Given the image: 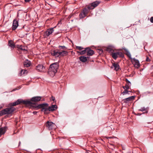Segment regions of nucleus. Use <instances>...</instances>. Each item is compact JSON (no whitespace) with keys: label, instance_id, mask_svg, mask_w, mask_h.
<instances>
[{"label":"nucleus","instance_id":"f257e3e1","mask_svg":"<svg viewBox=\"0 0 153 153\" xmlns=\"http://www.w3.org/2000/svg\"><path fill=\"white\" fill-rule=\"evenodd\" d=\"M59 67V64L58 62H55L51 64L48 69V74L51 76H53L57 72Z\"/></svg>","mask_w":153,"mask_h":153},{"label":"nucleus","instance_id":"f03ea898","mask_svg":"<svg viewBox=\"0 0 153 153\" xmlns=\"http://www.w3.org/2000/svg\"><path fill=\"white\" fill-rule=\"evenodd\" d=\"M15 110V108L13 107L7 108L0 111V115L4 114H10Z\"/></svg>","mask_w":153,"mask_h":153},{"label":"nucleus","instance_id":"7ed1b4c3","mask_svg":"<svg viewBox=\"0 0 153 153\" xmlns=\"http://www.w3.org/2000/svg\"><path fill=\"white\" fill-rule=\"evenodd\" d=\"M48 104L47 103H43L38 105L36 107L38 108H42L41 111L44 112L45 114H48L49 112L48 111V108H47Z\"/></svg>","mask_w":153,"mask_h":153},{"label":"nucleus","instance_id":"20e7f679","mask_svg":"<svg viewBox=\"0 0 153 153\" xmlns=\"http://www.w3.org/2000/svg\"><path fill=\"white\" fill-rule=\"evenodd\" d=\"M21 103H23L24 104H30L31 103V102L30 101L23 100L18 99L16 101L10 104V106H13L18 105Z\"/></svg>","mask_w":153,"mask_h":153},{"label":"nucleus","instance_id":"39448f33","mask_svg":"<svg viewBox=\"0 0 153 153\" xmlns=\"http://www.w3.org/2000/svg\"><path fill=\"white\" fill-rule=\"evenodd\" d=\"M46 126L49 130H51L55 128L56 125L51 121H48L46 123Z\"/></svg>","mask_w":153,"mask_h":153},{"label":"nucleus","instance_id":"423d86ee","mask_svg":"<svg viewBox=\"0 0 153 153\" xmlns=\"http://www.w3.org/2000/svg\"><path fill=\"white\" fill-rule=\"evenodd\" d=\"M100 3V2L97 1H96L93 3H92L91 5H89L88 6L87 8L88 9H93L94 8L97 6Z\"/></svg>","mask_w":153,"mask_h":153},{"label":"nucleus","instance_id":"0eeeda50","mask_svg":"<svg viewBox=\"0 0 153 153\" xmlns=\"http://www.w3.org/2000/svg\"><path fill=\"white\" fill-rule=\"evenodd\" d=\"M88 13V10L86 8L83 9L82 11L79 14V16L80 19L84 18Z\"/></svg>","mask_w":153,"mask_h":153},{"label":"nucleus","instance_id":"6e6552de","mask_svg":"<svg viewBox=\"0 0 153 153\" xmlns=\"http://www.w3.org/2000/svg\"><path fill=\"white\" fill-rule=\"evenodd\" d=\"M19 25V22L18 20L16 19H14L13 22L12 29L13 30H15Z\"/></svg>","mask_w":153,"mask_h":153},{"label":"nucleus","instance_id":"1a4fd4ad","mask_svg":"<svg viewBox=\"0 0 153 153\" xmlns=\"http://www.w3.org/2000/svg\"><path fill=\"white\" fill-rule=\"evenodd\" d=\"M51 54L55 57H58L60 56V51L58 49L57 50H53L51 52Z\"/></svg>","mask_w":153,"mask_h":153},{"label":"nucleus","instance_id":"9d476101","mask_svg":"<svg viewBox=\"0 0 153 153\" xmlns=\"http://www.w3.org/2000/svg\"><path fill=\"white\" fill-rule=\"evenodd\" d=\"M134 98V96H131L123 99L122 101L124 103H128L129 101L133 100Z\"/></svg>","mask_w":153,"mask_h":153},{"label":"nucleus","instance_id":"9b49d317","mask_svg":"<svg viewBox=\"0 0 153 153\" xmlns=\"http://www.w3.org/2000/svg\"><path fill=\"white\" fill-rule=\"evenodd\" d=\"M54 28L55 27L48 29L45 32V35L47 36H48L50 35L54 31Z\"/></svg>","mask_w":153,"mask_h":153},{"label":"nucleus","instance_id":"f8f14e48","mask_svg":"<svg viewBox=\"0 0 153 153\" xmlns=\"http://www.w3.org/2000/svg\"><path fill=\"white\" fill-rule=\"evenodd\" d=\"M36 70L39 72H42L44 71L45 68L41 64H39L36 66Z\"/></svg>","mask_w":153,"mask_h":153},{"label":"nucleus","instance_id":"ddd939ff","mask_svg":"<svg viewBox=\"0 0 153 153\" xmlns=\"http://www.w3.org/2000/svg\"><path fill=\"white\" fill-rule=\"evenodd\" d=\"M94 53V51L93 50H91L89 48H87V54L88 56H92Z\"/></svg>","mask_w":153,"mask_h":153},{"label":"nucleus","instance_id":"4468645a","mask_svg":"<svg viewBox=\"0 0 153 153\" xmlns=\"http://www.w3.org/2000/svg\"><path fill=\"white\" fill-rule=\"evenodd\" d=\"M131 60L132 62L134 64V65L135 66H136L137 68L139 67V62L138 60L136 59L135 58H134Z\"/></svg>","mask_w":153,"mask_h":153},{"label":"nucleus","instance_id":"2eb2a0df","mask_svg":"<svg viewBox=\"0 0 153 153\" xmlns=\"http://www.w3.org/2000/svg\"><path fill=\"white\" fill-rule=\"evenodd\" d=\"M106 50L109 53H112L114 51V47L112 46H109L106 48Z\"/></svg>","mask_w":153,"mask_h":153},{"label":"nucleus","instance_id":"dca6fc26","mask_svg":"<svg viewBox=\"0 0 153 153\" xmlns=\"http://www.w3.org/2000/svg\"><path fill=\"white\" fill-rule=\"evenodd\" d=\"M41 97H40V96L35 97H32L31 98V100L32 101L36 102H38V101H39L41 100Z\"/></svg>","mask_w":153,"mask_h":153},{"label":"nucleus","instance_id":"f3484780","mask_svg":"<svg viewBox=\"0 0 153 153\" xmlns=\"http://www.w3.org/2000/svg\"><path fill=\"white\" fill-rule=\"evenodd\" d=\"M148 109L149 108L148 107L145 108L144 107H141V108L139 109L138 110L139 111H144L143 113H147L148 112Z\"/></svg>","mask_w":153,"mask_h":153},{"label":"nucleus","instance_id":"a211bd4d","mask_svg":"<svg viewBox=\"0 0 153 153\" xmlns=\"http://www.w3.org/2000/svg\"><path fill=\"white\" fill-rule=\"evenodd\" d=\"M89 57L88 56H81L79 57L80 60L83 62H86Z\"/></svg>","mask_w":153,"mask_h":153},{"label":"nucleus","instance_id":"6ab92c4d","mask_svg":"<svg viewBox=\"0 0 153 153\" xmlns=\"http://www.w3.org/2000/svg\"><path fill=\"white\" fill-rule=\"evenodd\" d=\"M57 108V106L56 105H53L48 108L49 111H53L55 110Z\"/></svg>","mask_w":153,"mask_h":153},{"label":"nucleus","instance_id":"aec40b11","mask_svg":"<svg viewBox=\"0 0 153 153\" xmlns=\"http://www.w3.org/2000/svg\"><path fill=\"white\" fill-rule=\"evenodd\" d=\"M60 56H66L68 54V52L65 50H62L60 51Z\"/></svg>","mask_w":153,"mask_h":153},{"label":"nucleus","instance_id":"412c9836","mask_svg":"<svg viewBox=\"0 0 153 153\" xmlns=\"http://www.w3.org/2000/svg\"><path fill=\"white\" fill-rule=\"evenodd\" d=\"M6 131V128L5 127H1L0 128V135L4 134Z\"/></svg>","mask_w":153,"mask_h":153},{"label":"nucleus","instance_id":"4be33fe9","mask_svg":"<svg viewBox=\"0 0 153 153\" xmlns=\"http://www.w3.org/2000/svg\"><path fill=\"white\" fill-rule=\"evenodd\" d=\"M24 65L25 67H28L30 66V62L28 60H27L24 62Z\"/></svg>","mask_w":153,"mask_h":153},{"label":"nucleus","instance_id":"5701e85b","mask_svg":"<svg viewBox=\"0 0 153 153\" xmlns=\"http://www.w3.org/2000/svg\"><path fill=\"white\" fill-rule=\"evenodd\" d=\"M111 56L114 59H116L118 57L117 52H112L111 53Z\"/></svg>","mask_w":153,"mask_h":153},{"label":"nucleus","instance_id":"b1692460","mask_svg":"<svg viewBox=\"0 0 153 153\" xmlns=\"http://www.w3.org/2000/svg\"><path fill=\"white\" fill-rule=\"evenodd\" d=\"M113 66L114 68V70L116 71H117L119 68V65L118 63H114L113 64Z\"/></svg>","mask_w":153,"mask_h":153},{"label":"nucleus","instance_id":"393cba45","mask_svg":"<svg viewBox=\"0 0 153 153\" xmlns=\"http://www.w3.org/2000/svg\"><path fill=\"white\" fill-rule=\"evenodd\" d=\"M9 46L12 48H14L15 47V45L12 40H10L8 42Z\"/></svg>","mask_w":153,"mask_h":153},{"label":"nucleus","instance_id":"a878e982","mask_svg":"<svg viewBox=\"0 0 153 153\" xmlns=\"http://www.w3.org/2000/svg\"><path fill=\"white\" fill-rule=\"evenodd\" d=\"M58 48L59 49L58 50L59 51H62L63 50L65 51L67 49V48L65 46H60L59 45L58 46Z\"/></svg>","mask_w":153,"mask_h":153},{"label":"nucleus","instance_id":"bb28decb","mask_svg":"<svg viewBox=\"0 0 153 153\" xmlns=\"http://www.w3.org/2000/svg\"><path fill=\"white\" fill-rule=\"evenodd\" d=\"M27 71L26 70H22L21 71L20 73L19 74L20 76L23 75L27 74Z\"/></svg>","mask_w":153,"mask_h":153},{"label":"nucleus","instance_id":"cd10ccee","mask_svg":"<svg viewBox=\"0 0 153 153\" xmlns=\"http://www.w3.org/2000/svg\"><path fill=\"white\" fill-rule=\"evenodd\" d=\"M87 48H85L83 50H82L80 52L77 51V52L78 53H80L81 54H83L85 53H87Z\"/></svg>","mask_w":153,"mask_h":153},{"label":"nucleus","instance_id":"c85d7f7f","mask_svg":"<svg viewBox=\"0 0 153 153\" xmlns=\"http://www.w3.org/2000/svg\"><path fill=\"white\" fill-rule=\"evenodd\" d=\"M29 105H31V106L32 107H33V108L34 109H35L36 110H37V109H38L39 108H38L36 107L38 105H36L35 103H32L31 102V103L30 104H28Z\"/></svg>","mask_w":153,"mask_h":153},{"label":"nucleus","instance_id":"c756f323","mask_svg":"<svg viewBox=\"0 0 153 153\" xmlns=\"http://www.w3.org/2000/svg\"><path fill=\"white\" fill-rule=\"evenodd\" d=\"M17 48L21 50L24 51H26V50L25 49V47L21 45H18V46H17Z\"/></svg>","mask_w":153,"mask_h":153},{"label":"nucleus","instance_id":"7c9ffc66","mask_svg":"<svg viewBox=\"0 0 153 153\" xmlns=\"http://www.w3.org/2000/svg\"><path fill=\"white\" fill-rule=\"evenodd\" d=\"M126 54L131 60L132 59V58L131 57V55L130 52L127 51H126Z\"/></svg>","mask_w":153,"mask_h":153},{"label":"nucleus","instance_id":"2f4dec72","mask_svg":"<svg viewBox=\"0 0 153 153\" xmlns=\"http://www.w3.org/2000/svg\"><path fill=\"white\" fill-rule=\"evenodd\" d=\"M129 86L127 85H126L125 86H123L122 87L125 90H128L129 88Z\"/></svg>","mask_w":153,"mask_h":153},{"label":"nucleus","instance_id":"473e14b6","mask_svg":"<svg viewBox=\"0 0 153 153\" xmlns=\"http://www.w3.org/2000/svg\"><path fill=\"white\" fill-rule=\"evenodd\" d=\"M118 56L119 55L120 57H124V55L123 53L121 52H117Z\"/></svg>","mask_w":153,"mask_h":153},{"label":"nucleus","instance_id":"72a5a7b5","mask_svg":"<svg viewBox=\"0 0 153 153\" xmlns=\"http://www.w3.org/2000/svg\"><path fill=\"white\" fill-rule=\"evenodd\" d=\"M129 91H128V90H124V91L122 92V94L123 95H125L126 94H128Z\"/></svg>","mask_w":153,"mask_h":153},{"label":"nucleus","instance_id":"f704fd0d","mask_svg":"<svg viewBox=\"0 0 153 153\" xmlns=\"http://www.w3.org/2000/svg\"><path fill=\"white\" fill-rule=\"evenodd\" d=\"M125 81L128 83V85L130 86L131 85V83L126 78L125 79Z\"/></svg>","mask_w":153,"mask_h":153},{"label":"nucleus","instance_id":"c9c22d12","mask_svg":"<svg viewBox=\"0 0 153 153\" xmlns=\"http://www.w3.org/2000/svg\"><path fill=\"white\" fill-rule=\"evenodd\" d=\"M76 49L79 50H81L82 49H84V48H82V47L78 46H76Z\"/></svg>","mask_w":153,"mask_h":153},{"label":"nucleus","instance_id":"e433bc0d","mask_svg":"<svg viewBox=\"0 0 153 153\" xmlns=\"http://www.w3.org/2000/svg\"><path fill=\"white\" fill-rule=\"evenodd\" d=\"M146 61L147 62H149L150 61V60L149 59V57L148 56H147L146 57Z\"/></svg>","mask_w":153,"mask_h":153},{"label":"nucleus","instance_id":"4c0bfd02","mask_svg":"<svg viewBox=\"0 0 153 153\" xmlns=\"http://www.w3.org/2000/svg\"><path fill=\"white\" fill-rule=\"evenodd\" d=\"M150 21L151 23H153V17H151Z\"/></svg>","mask_w":153,"mask_h":153},{"label":"nucleus","instance_id":"58836bf2","mask_svg":"<svg viewBox=\"0 0 153 153\" xmlns=\"http://www.w3.org/2000/svg\"><path fill=\"white\" fill-rule=\"evenodd\" d=\"M31 0H25V2H29Z\"/></svg>","mask_w":153,"mask_h":153},{"label":"nucleus","instance_id":"ea45409f","mask_svg":"<svg viewBox=\"0 0 153 153\" xmlns=\"http://www.w3.org/2000/svg\"><path fill=\"white\" fill-rule=\"evenodd\" d=\"M33 114H36L37 113V112L36 111H34L33 112Z\"/></svg>","mask_w":153,"mask_h":153},{"label":"nucleus","instance_id":"a19ab883","mask_svg":"<svg viewBox=\"0 0 153 153\" xmlns=\"http://www.w3.org/2000/svg\"><path fill=\"white\" fill-rule=\"evenodd\" d=\"M51 98H52V100H53V101H54V100H55V98H54V97H52Z\"/></svg>","mask_w":153,"mask_h":153},{"label":"nucleus","instance_id":"79ce46f5","mask_svg":"<svg viewBox=\"0 0 153 153\" xmlns=\"http://www.w3.org/2000/svg\"><path fill=\"white\" fill-rule=\"evenodd\" d=\"M20 144H21V142L20 141H19V146H20Z\"/></svg>","mask_w":153,"mask_h":153},{"label":"nucleus","instance_id":"37998d69","mask_svg":"<svg viewBox=\"0 0 153 153\" xmlns=\"http://www.w3.org/2000/svg\"><path fill=\"white\" fill-rule=\"evenodd\" d=\"M86 153H89V152H86Z\"/></svg>","mask_w":153,"mask_h":153},{"label":"nucleus","instance_id":"c03bdc74","mask_svg":"<svg viewBox=\"0 0 153 153\" xmlns=\"http://www.w3.org/2000/svg\"><path fill=\"white\" fill-rule=\"evenodd\" d=\"M100 51L101 52H102V50H101Z\"/></svg>","mask_w":153,"mask_h":153},{"label":"nucleus","instance_id":"a18cd8bd","mask_svg":"<svg viewBox=\"0 0 153 153\" xmlns=\"http://www.w3.org/2000/svg\"><path fill=\"white\" fill-rule=\"evenodd\" d=\"M147 93H150V92H147Z\"/></svg>","mask_w":153,"mask_h":153},{"label":"nucleus","instance_id":"49530a36","mask_svg":"<svg viewBox=\"0 0 153 153\" xmlns=\"http://www.w3.org/2000/svg\"><path fill=\"white\" fill-rule=\"evenodd\" d=\"M111 138V137H108V138Z\"/></svg>","mask_w":153,"mask_h":153}]
</instances>
